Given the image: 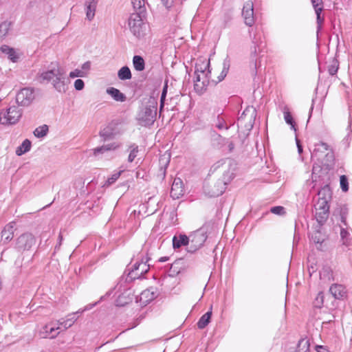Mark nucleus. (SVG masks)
I'll return each mask as SVG.
<instances>
[{
	"mask_svg": "<svg viewBox=\"0 0 352 352\" xmlns=\"http://www.w3.org/2000/svg\"><path fill=\"white\" fill-rule=\"evenodd\" d=\"M236 170V163L231 158L220 160L212 165L210 171L217 172L222 175V181L218 184L220 189L212 190V197H219L222 195L226 190V186L230 183L235 177Z\"/></svg>",
	"mask_w": 352,
	"mask_h": 352,
	"instance_id": "obj_1",
	"label": "nucleus"
},
{
	"mask_svg": "<svg viewBox=\"0 0 352 352\" xmlns=\"http://www.w3.org/2000/svg\"><path fill=\"white\" fill-rule=\"evenodd\" d=\"M64 69L57 63H52L47 71L41 72L38 76L41 82L52 81L54 88L60 93H65L67 86L65 82Z\"/></svg>",
	"mask_w": 352,
	"mask_h": 352,
	"instance_id": "obj_2",
	"label": "nucleus"
},
{
	"mask_svg": "<svg viewBox=\"0 0 352 352\" xmlns=\"http://www.w3.org/2000/svg\"><path fill=\"white\" fill-rule=\"evenodd\" d=\"M210 229V225L206 223L199 229L190 234L189 240L190 245L188 250L189 252H195L204 245L208 238Z\"/></svg>",
	"mask_w": 352,
	"mask_h": 352,
	"instance_id": "obj_3",
	"label": "nucleus"
},
{
	"mask_svg": "<svg viewBox=\"0 0 352 352\" xmlns=\"http://www.w3.org/2000/svg\"><path fill=\"white\" fill-rule=\"evenodd\" d=\"M157 116V102L154 99H150L144 106L138 115V120L142 126L152 124Z\"/></svg>",
	"mask_w": 352,
	"mask_h": 352,
	"instance_id": "obj_4",
	"label": "nucleus"
},
{
	"mask_svg": "<svg viewBox=\"0 0 352 352\" xmlns=\"http://www.w3.org/2000/svg\"><path fill=\"white\" fill-rule=\"evenodd\" d=\"M129 27L131 32L137 38H142L146 34V25L143 22L139 14H131L129 19Z\"/></svg>",
	"mask_w": 352,
	"mask_h": 352,
	"instance_id": "obj_5",
	"label": "nucleus"
},
{
	"mask_svg": "<svg viewBox=\"0 0 352 352\" xmlns=\"http://www.w3.org/2000/svg\"><path fill=\"white\" fill-rule=\"evenodd\" d=\"M22 116V112L16 106L10 107L4 113L0 115V121L3 124H16Z\"/></svg>",
	"mask_w": 352,
	"mask_h": 352,
	"instance_id": "obj_6",
	"label": "nucleus"
},
{
	"mask_svg": "<svg viewBox=\"0 0 352 352\" xmlns=\"http://www.w3.org/2000/svg\"><path fill=\"white\" fill-rule=\"evenodd\" d=\"M255 117V109L252 107L247 108L238 118V126L245 127L246 130L250 131L253 128Z\"/></svg>",
	"mask_w": 352,
	"mask_h": 352,
	"instance_id": "obj_7",
	"label": "nucleus"
},
{
	"mask_svg": "<svg viewBox=\"0 0 352 352\" xmlns=\"http://www.w3.org/2000/svg\"><path fill=\"white\" fill-rule=\"evenodd\" d=\"M316 218L320 224H323L329 217V204L327 199H318L314 204Z\"/></svg>",
	"mask_w": 352,
	"mask_h": 352,
	"instance_id": "obj_8",
	"label": "nucleus"
},
{
	"mask_svg": "<svg viewBox=\"0 0 352 352\" xmlns=\"http://www.w3.org/2000/svg\"><path fill=\"white\" fill-rule=\"evenodd\" d=\"M147 261V258L145 261L143 259L141 261H136L132 266L131 270L129 269L128 277L131 280L140 278L149 270V265L146 263Z\"/></svg>",
	"mask_w": 352,
	"mask_h": 352,
	"instance_id": "obj_9",
	"label": "nucleus"
},
{
	"mask_svg": "<svg viewBox=\"0 0 352 352\" xmlns=\"http://www.w3.org/2000/svg\"><path fill=\"white\" fill-rule=\"evenodd\" d=\"M35 98L34 90L30 88L21 89L16 96V102L23 107L29 106Z\"/></svg>",
	"mask_w": 352,
	"mask_h": 352,
	"instance_id": "obj_10",
	"label": "nucleus"
},
{
	"mask_svg": "<svg viewBox=\"0 0 352 352\" xmlns=\"http://www.w3.org/2000/svg\"><path fill=\"white\" fill-rule=\"evenodd\" d=\"M242 16L245 23L248 26H252L255 22L254 16V5L252 1H248L245 3L243 10Z\"/></svg>",
	"mask_w": 352,
	"mask_h": 352,
	"instance_id": "obj_11",
	"label": "nucleus"
},
{
	"mask_svg": "<svg viewBox=\"0 0 352 352\" xmlns=\"http://www.w3.org/2000/svg\"><path fill=\"white\" fill-rule=\"evenodd\" d=\"M34 243V237L30 234L21 235L16 241V248L19 250H29Z\"/></svg>",
	"mask_w": 352,
	"mask_h": 352,
	"instance_id": "obj_12",
	"label": "nucleus"
},
{
	"mask_svg": "<svg viewBox=\"0 0 352 352\" xmlns=\"http://www.w3.org/2000/svg\"><path fill=\"white\" fill-rule=\"evenodd\" d=\"M184 195L183 182L180 178H175L170 190L171 198H180Z\"/></svg>",
	"mask_w": 352,
	"mask_h": 352,
	"instance_id": "obj_13",
	"label": "nucleus"
},
{
	"mask_svg": "<svg viewBox=\"0 0 352 352\" xmlns=\"http://www.w3.org/2000/svg\"><path fill=\"white\" fill-rule=\"evenodd\" d=\"M60 329V325L57 324V326L53 325L52 324H46L43 327V330L41 331L42 338H50L51 339L55 338L58 334V330Z\"/></svg>",
	"mask_w": 352,
	"mask_h": 352,
	"instance_id": "obj_14",
	"label": "nucleus"
},
{
	"mask_svg": "<svg viewBox=\"0 0 352 352\" xmlns=\"http://www.w3.org/2000/svg\"><path fill=\"white\" fill-rule=\"evenodd\" d=\"M15 222L12 221L7 224L1 232V239L3 243L10 241L14 236Z\"/></svg>",
	"mask_w": 352,
	"mask_h": 352,
	"instance_id": "obj_15",
	"label": "nucleus"
},
{
	"mask_svg": "<svg viewBox=\"0 0 352 352\" xmlns=\"http://www.w3.org/2000/svg\"><path fill=\"white\" fill-rule=\"evenodd\" d=\"M133 300V294L130 289L125 290L116 300V306H124Z\"/></svg>",
	"mask_w": 352,
	"mask_h": 352,
	"instance_id": "obj_16",
	"label": "nucleus"
},
{
	"mask_svg": "<svg viewBox=\"0 0 352 352\" xmlns=\"http://www.w3.org/2000/svg\"><path fill=\"white\" fill-rule=\"evenodd\" d=\"M190 243L189 236L186 234L175 235L173 238V246L174 249H178L182 246H186Z\"/></svg>",
	"mask_w": 352,
	"mask_h": 352,
	"instance_id": "obj_17",
	"label": "nucleus"
},
{
	"mask_svg": "<svg viewBox=\"0 0 352 352\" xmlns=\"http://www.w3.org/2000/svg\"><path fill=\"white\" fill-rule=\"evenodd\" d=\"M98 1V0H86L85 1L86 16L89 21H91L95 16Z\"/></svg>",
	"mask_w": 352,
	"mask_h": 352,
	"instance_id": "obj_18",
	"label": "nucleus"
},
{
	"mask_svg": "<svg viewBox=\"0 0 352 352\" xmlns=\"http://www.w3.org/2000/svg\"><path fill=\"white\" fill-rule=\"evenodd\" d=\"M77 320L76 313H72L67 316L66 319H60L57 320V324L63 326L64 329L66 330L71 327Z\"/></svg>",
	"mask_w": 352,
	"mask_h": 352,
	"instance_id": "obj_19",
	"label": "nucleus"
},
{
	"mask_svg": "<svg viewBox=\"0 0 352 352\" xmlns=\"http://www.w3.org/2000/svg\"><path fill=\"white\" fill-rule=\"evenodd\" d=\"M106 92L110 95L116 101L124 102L126 99V96L116 88H107Z\"/></svg>",
	"mask_w": 352,
	"mask_h": 352,
	"instance_id": "obj_20",
	"label": "nucleus"
},
{
	"mask_svg": "<svg viewBox=\"0 0 352 352\" xmlns=\"http://www.w3.org/2000/svg\"><path fill=\"white\" fill-rule=\"evenodd\" d=\"M0 50L3 54H6L8 58L12 62L15 63L18 60L19 55L14 48L10 47L8 45H3L1 47Z\"/></svg>",
	"mask_w": 352,
	"mask_h": 352,
	"instance_id": "obj_21",
	"label": "nucleus"
},
{
	"mask_svg": "<svg viewBox=\"0 0 352 352\" xmlns=\"http://www.w3.org/2000/svg\"><path fill=\"white\" fill-rule=\"evenodd\" d=\"M230 60L228 58H226L224 59V60L223 62L222 71H221L220 75L217 76V80H216L212 79V81L214 84H217V83L222 81L226 76V75L228 72V70L230 69Z\"/></svg>",
	"mask_w": 352,
	"mask_h": 352,
	"instance_id": "obj_22",
	"label": "nucleus"
},
{
	"mask_svg": "<svg viewBox=\"0 0 352 352\" xmlns=\"http://www.w3.org/2000/svg\"><path fill=\"white\" fill-rule=\"evenodd\" d=\"M329 291L334 298L337 299L342 298L345 294L344 287L342 285L338 284L332 285Z\"/></svg>",
	"mask_w": 352,
	"mask_h": 352,
	"instance_id": "obj_23",
	"label": "nucleus"
},
{
	"mask_svg": "<svg viewBox=\"0 0 352 352\" xmlns=\"http://www.w3.org/2000/svg\"><path fill=\"white\" fill-rule=\"evenodd\" d=\"M212 316V307L210 310L204 314L197 322V327L199 329H202L205 328L208 323L210 322V318Z\"/></svg>",
	"mask_w": 352,
	"mask_h": 352,
	"instance_id": "obj_24",
	"label": "nucleus"
},
{
	"mask_svg": "<svg viewBox=\"0 0 352 352\" xmlns=\"http://www.w3.org/2000/svg\"><path fill=\"white\" fill-rule=\"evenodd\" d=\"M209 85V82L208 81H202L199 80V76H195V90L198 94H201L206 90L208 85Z\"/></svg>",
	"mask_w": 352,
	"mask_h": 352,
	"instance_id": "obj_25",
	"label": "nucleus"
},
{
	"mask_svg": "<svg viewBox=\"0 0 352 352\" xmlns=\"http://www.w3.org/2000/svg\"><path fill=\"white\" fill-rule=\"evenodd\" d=\"M31 145V142L29 140L25 139L22 144L16 148V154L18 156L23 155L30 150Z\"/></svg>",
	"mask_w": 352,
	"mask_h": 352,
	"instance_id": "obj_26",
	"label": "nucleus"
},
{
	"mask_svg": "<svg viewBox=\"0 0 352 352\" xmlns=\"http://www.w3.org/2000/svg\"><path fill=\"white\" fill-rule=\"evenodd\" d=\"M310 342L307 338L299 340L296 352H309Z\"/></svg>",
	"mask_w": 352,
	"mask_h": 352,
	"instance_id": "obj_27",
	"label": "nucleus"
},
{
	"mask_svg": "<svg viewBox=\"0 0 352 352\" xmlns=\"http://www.w3.org/2000/svg\"><path fill=\"white\" fill-rule=\"evenodd\" d=\"M118 77L122 80L131 79L132 75L130 69L127 66L121 67L118 72Z\"/></svg>",
	"mask_w": 352,
	"mask_h": 352,
	"instance_id": "obj_28",
	"label": "nucleus"
},
{
	"mask_svg": "<svg viewBox=\"0 0 352 352\" xmlns=\"http://www.w3.org/2000/svg\"><path fill=\"white\" fill-rule=\"evenodd\" d=\"M133 65L135 70L142 72L144 69L145 63L143 58L140 56H134L133 58Z\"/></svg>",
	"mask_w": 352,
	"mask_h": 352,
	"instance_id": "obj_29",
	"label": "nucleus"
},
{
	"mask_svg": "<svg viewBox=\"0 0 352 352\" xmlns=\"http://www.w3.org/2000/svg\"><path fill=\"white\" fill-rule=\"evenodd\" d=\"M319 198H331L332 190L329 185L323 186L318 192Z\"/></svg>",
	"mask_w": 352,
	"mask_h": 352,
	"instance_id": "obj_30",
	"label": "nucleus"
},
{
	"mask_svg": "<svg viewBox=\"0 0 352 352\" xmlns=\"http://www.w3.org/2000/svg\"><path fill=\"white\" fill-rule=\"evenodd\" d=\"M154 294L151 292L149 290H145L140 294V300L143 304H146L149 301L152 300L154 298Z\"/></svg>",
	"mask_w": 352,
	"mask_h": 352,
	"instance_id": "obj_31",
	"label": "nucleus"
},
{
	"mask_svg": "<svg viewBox=\"0 0 352 352\" xmlns=\"http://www.w3.org/2000/svg\"><path fill=\"white\" fill-rule=\"evenodd\" d=\"M340 237L344 245H349L351 243V235L349 232L344 228H341Z\"/></svg>",
	"mask_w": 352,
	"mask_h": 352,
	"instance_id": "obj_32",
	"label": "nucleus"
},
{
	"mask_svg": "<svg viewBox=\"0 0 352 352\" xmlns=\"http://www.w3.org/2000/svg\"><path fill=\"white\" fill-rule=\"evenodd\" d=\"M123 170H120L118 172H116L113 173L111 177H108L107 179L105 181L104 184H103L104 187H109L113 184H114L117 179L120 177L122 173Z\"/></svg>",
	"mask_w": 352,
	"mask_h": 352,
	"instance_id": "obj_33",
	"label": "nucleus"
},
{
	"mask_svg": "<svg viewBox=\"0 0 352 352\" xmlns=\"http://www.w3.org/2000/svg\"><path fill=\"white\" fill-rule=\"evenodd\" d=\"M48 132V126L46 124H43L41 126L36 128L34 131V135L37 138H43L45 137Z\"/></svg>",
	"mask_w": 352,
	"mask_h": 352,
	"instance_id": "obj_34",
	"label": "nucleus"
},
{
	"mask_svg": "<svg viewBox=\"0 0 352 352\" xmlns=\"http://www.w3.org/2000/svg\"><path fill=\"white\" fill-rule=\"evenodd\" d=\"M100 136L102 137L104 140H107L113 137L112 129L110 127L104 128L100 131Z\"/></svg>",
	"mask_w": 352,
	"mask_h": 352,
	"instance_id": "obj_35",
	"label": "nucleus"
},
{
	"mask_svg": "<svg viewBox=\"0 0 352 352\" xmlns=\"http://www.w3.org/2000/svg\"><path fill=\"white\" fill-rule=\"evenodd\" d=\"M209 66H210V61L209 60H207L206 62H203L201 64H197L196 65V69H195V73H201V72H207L208 70H210L209 69Z\"/></svg>",
	"mask_w": 352,
	"mask_h": 352,
	"instance_id": "obj_36",
	"label": "nucleus"
},
{
	"mask_svg": "<svg viewBox=\"0 0 352 352\" xmlns=\"http://www.w3.org/2000/svg\"><path fill=\"white\" fill-rule=\"evenodd\" d=\"M10 23L4 21L0 24V37L5 36L9 32Z\"/></svg>",
	"mask_w": 352,
	"mask_h": 352,
	"instance_id": "obj_37",
	"label": "nucleus"
},
{
	"mask_svg": "<svg viewBox=\"0 0 352 352\" xmlns=\"http://www.w3.org/2000/svg\"><path fill=\"white\" fill-rule=\"evenodd\" d=\"M338 69V63L336 60H333L331 65L328 66V72L330 75H335Z\"/></svg>",
	"mask_w": 352,
	"mask_h": 352,
	"instance_id": "obj_38",
	"label": "nucleus"
},
{
	"mask_svg": "<svg viewBox=\"0 0 352 352\" xmlns=\"http://www.w3.org/2000/svg\"><path fill=\"white\" fill-rule=\"evenodd\" d=\"M340 187L344 192H346L349 190L348 179L346 175H343L340 178Z\"/></svg>",
	"mask_w": 352,
	"mask_h": 352,
	"instance_id": "obj_39",
	"label": "nucleus"
},
{
	"mask_svg": "<svg viewBox=\"0 0 352 352\" xmlns=\"http://www.w3.org/2000/svg\"><path fill=\"white\" fill-rule=\"evenodd\" d=\"M131 148L132 149L131 150L129 157H128V161L129 162H132L135 160V158L137 156V153L138 152V146L132 145L131 146Z\"/></svg>",
	"mask_w": 352,
	"mask_h": 352,
	"instance_id": "obj_40",
	"label": "nucleus"
},
{
	"mask_svg": "<svg viewBox=\"0 0 352 352\" xmlns=\"http://www.w3.org/2000/svg\"><path fill=\"white\" fill-rule=\"evenodd\" d=\"M347 214H348V208L346 207L342 208L340 210V218H341L342 223L345 226H347V223H346Z\"/></svg>",
	"mask_w": 352,
	"mask_h": 352,
	"instance_id": "obj_41",
	"label": "nucleus"
},
{
	"mask_svg": "<svg viewBox=\"0 0 352 352\" xmlns=\"http://www.w3.org/2000/svg\"><path fill=\"white\" fill-rule=\"evenodd\" d=\"M120 146V144H119L118 142H112L110 144H107L106 145H103L102 149H104L107 151H114V150H116L117 148H118Z\"/></svg>",
	"mask_w": 352,
	"mask_h": 352,
	"instance_id": "obj_42",
	"label": "nucleus"
},
{
	"mask_svg": "<svg viewBox=\"0 0 352 352\" xmlns=\"http://www.w3.org/2000/svg\"><path fill=\"white\" fill-rule=\"evenodd\" d=\"M210 74V70H208L207 72H201V73H198V72L195 73V76H199V80L210 82V77H209Z\"/></svg>",
	"mask_w": 352,
	"mask_h": 352,
	"instance_id": "obj_43",
	"label": "nucleus"
},
{
	"mask_svg": "<svg viewBox=\"0 0 352 352\" xmlns=\"http://www.w3.org/2000/svg\"><path fill=\"white\" fill-rule=\"evenodd\" d=\"M232 19V16L230 13H228V12L225 13L222 18L221 26L223 28H226L228 25V24L230 22Z\"/></svg>",
	"mask_w": 352,
	"mask_h": 352,
	"instance_id": "obj_44",
	"label": "nucleus"
},
{
	"mask_svg": "<svg viewBox=\"0 0 352 352\" xmlns=\"http://www.w3.org/2000/svg\"><path fill=\"white\" fill-rule=\"evenodd\" d=\"M91 63L89 60L84 63L81 65V69H80L82 70V72H83V74H85V76H88V74L89 73V71L91 69Z\"/></svg>",
	"mask_w": 352,
	"mask_h": 352,
	"instance_id": "obj_45",
	"label": "nucleus"
},
{
	"mask_svg": "<svg viewBox=\"0 0 352 352\" xmlns=\"http://www.w3.org/2000/svg\"><path fill=\"white\" fill-rule=\"evenodd\" d=\"M69 77L72 78H74L76 77H86L85 74H83V72L80 69H76L74 71L69 73Z\"/></svg>",
	"mask_w": 352,
	"mask_h": 352,
	"instance_id": "obj_46",
	"label": "nucleus"
},
{
	"mask_svg": "<svg viewBox=\"0 0 352 352\" xmlns=\"http://www.w3.org/2000/svg\"><path fill=\"white\" fill-rule=\"evenodd\" d=\"M270 211L275 214L283 215L285 213V208L283 206H274L271 208Z\"/></svg>",
	"mask_w": 352,
	"mask_h": 352,
	"instance_id": "obj_47",
	"label": "nucleus"
},
{
	"mask_svg": "<svg viewBox=\"0 0 352 352\" xmlns=\"http://www.w3.org/2000/svg\"><path fill=\"white\" fill-rule=\"evenodd\" d=\"M284 118L285 122L292 126V128L294 129V120L291 113L289 111H284Z\"/></svg>",
	"mask_w": 352,
	"mask_h": 352,
	"instance_id": "obj_48",
	"label": "nucleus"
},
{
	"mask_svg": "<svg viewBox=\"0 0 352 352\" xmlns=\"http://www.w3.org/2000/svg\"><path fill=\"white\" fill-rule=\"evenodd\" d=\"M215 125L219 129H228V126L226 124L224 120L220 117L217 118V122H216Z\"/></svg>",
	"mask_w": 352,
	"mask_h": 352,
	"instance_id": "obj_49",
	"label": "nucleus"
},
{
	"mask_svg": "<svg viewBox=\"0 0 352 352\" xmlns=\"http://www.w3.org/2000/svg\"><path fill=\"white\" fill-rule=\"evenodd\" d=\"M85 87L84 81L81 79H77L74 82V87L76 90L80 91L83 89Z\"/></svg>",
	"mask_w": 352,
	"mask_h": 352,
	"instance_id": "obj_50",
	"label": "nucleus"
},
{
	"mask_svg": "<svg viewBox=\"0 0 352 352\" xmlns=\"http://www.w3.org/2000/svg\"><path fill=\"white\" fill-rule=\"evenodd\" d=\"M131 3L135 9L141 8L144 4V1L142 0H131Z\"/></svg>",
	"mask_w": 352,
	"mask_h": 352,
	"instance_id": "obj_51",
	"label": "nucleus"
},
{
	"mask_svg": "<svg viewBox=\"0 0 352 352\" xmlns=\"http://www.w3.org/2000/svg\"><path fill=\"white\" fill-rule=\"evenodd\" d=\"M316 20L318 23V30H320L321 29L324 19L322 18L320 15L318 14V16H316Z\"/></svg>",
	"mask_w": 352,
	"mask_h": 352,
	"instance_id": "obj_52",
	"label": "nucleus"
},
{
	"mask_svg": "<svg viewBox=\"0 0 352 352\" xmlns=\"http://www.w3.org/2000/svg\"><path fill=\"white\" fill-rule=\"evenodd\" d=\"M174 1L175 0H162L163 4L167 8H170L173 3H174Z\"/></svg>",
	"mask_w": 352,
	"mask_h": 352,
	"instance_id": "obj_53",
	"label": "nucleus"
},
{
	"mask_svg": "<svg viewBox=\"0 0 352 352\" xmlns=\"http://www.w3.org/2000/svg\"><path fill=\"white\" fill-rule=\"evenodd\" d=\"M312 6L314 8L322 5V0H311Z\"/></svg>",
	"mask_w": 352,
	"mask_h": 352,
	"instance_id": "obj_54",
	"label": "nucleus"
},
{
	"mask_svg": "<svg viewBox=\"0 0 352 352\" xmlns=\"http://www.w3.org/2000/svg\"><path fill=\"white\" fill-rule=\"evenodd\" d=\"M316 350L317 352H329L326 347L321 345H316Z\"/></svg>",
	"mask_w": 352,
	"mask_h": 352,
	"instance_id": "obj_55",
	"label": "nucleus"
},
{
	"mask_svg": "<svg viewBox=\"0 0 352 352\" xmlns=\"http://www.w3.org/2000/svg\"><path fill=\"white\" fill-rule=\"evenodd\" d=\"M97 303L98 302H95L94 304H89V305H86L83 309H82L81 312H85L86 311H88V310L92 309L94 306H96L97 305Z\"/></svg>",
	"mask_w": 352,
	"mask_h": 352,
	"instance_id": "obj_56",
	"label": "nucleus"
},
{
	"mask_svg": "<svg viewBox=\"0 0 352 352\" xmlns=\"http://www.w3.org/2000/svg\"><path fill=\"white\" fill-rule=\"evenodd\" d=\"M102 146H100V147H98V148H96L94 149V154L95 155H96L98 153H103L104 152L107 151L106 150L104 149H102Z\"/></svg>",
	"mask_w": 352,
	"mask_h": 352,
	"instance_id": "obj_57",
	"label": "nucleus"
},
{
	"mask_svg": "<svg viewBox=\"0 0 352 352\" xmlns=\"http://www.w3.org/2000/svg\"><path fill=\"white\" fill-rule=\"evenodd\" d=\"M166 94L162 93L161 98H160V110L163 108L164 100L166 98Z\"/></svg>",
	"mask_w": 352,
	"mask_h": 352,
	"instance_id": "obj_58",
	"label": "nucleus"
},
{
	"mask_svg": "<svg viewBox=\"0 0 352 352\" xmlns=\"http://www.w3.org/2000/svg\"><path fill=\"white\" fill-rule=\"evenodd\" d=\"M322 9H323V8H322V6H319V7H316V8H314L316 14V16H318V14H319V15L321 14Z\"/></svg>",
	"mask_w": 352,
	"mask_h": 352,
	"instance_id": "obj_59",
	"label": "nucleus"
},
{
	"mask_svg": "<svg viewBox=\"0 0 352 352\" xmlns=\"http://www.w3.org/2000/svg\"><path fill=\"white\" fill-rule=\"evenodd\" d=\"M62 241H63V236H62L61 233H60L59 235H58V244L56 246V249L57 248H59L61 245Z\"/></svg>",
	"mask_w": 352,
	"mask_h": 352,
	"instance_id": "obj_60",
	"label": "nucleus"
},
{
	"mask_svg": "<svg viewBox=\"0 0 352 352\" xmlns=\"http://www.w3.org/2000/svg\"><path fill=\"white\" fill-rule=\"evenodd\" d=\"M320 146H322V148L325 150V151H328L329 150V145L327 144V143H324V142H320L319 144Z\"/></svg>",
	"mask_w": 352,
	"mask_h": 352,
	"instance_id": "obj_61",
	"label": "nucleus"
},
{
	"mask_svg": "<svg viewBox=\"0 0 352 352\" xmlns=\"http://www.w3.org/2000/svg\"><path fill=\"white\" fill-rule=\"evenodd\" d=\"M316 300L320 302V303H322V302H323V296H322V293H319L318 294V296L316 298Z\"/></svg>",
	"mask_w": 352,
	"mask_h": 352,
	"instance_id": "obj_62",
	"label": "nucleus"
},
{
	"mask_svg": "<svg viewBox=\"0 0 352 352\" xmlns=\"http://www.w3.org/2000/svg\"><path fill=\"white\" fill-rule=\"evenodd\" d=\"M296 144H297V147H298V151L299 153H301L302 152V147L300 144V142L298 140H296Z\"/></svg>",
	"mask_w": 352,
	"mask_h": 352,
	"instance_id": "obj_63",
	"label": "nucleus"
},
{
	"mask_svg": "<svg viewBox=\"0 0 352 352\" xmlns=\"http://www.w3.org/2000/svg\"><path fill=\"white\" fill-rule=\"evenodd\" d=\"M167 89H168V85H167V83H166L163 87L162 94H165L166 95Z\"/></svg>",
	"mask_w": 352,
	"mask_h": 352,
	"instance_id": "obj_64",
	"label": "nucleus"
}]
</instances>
